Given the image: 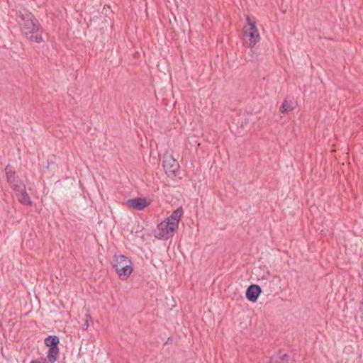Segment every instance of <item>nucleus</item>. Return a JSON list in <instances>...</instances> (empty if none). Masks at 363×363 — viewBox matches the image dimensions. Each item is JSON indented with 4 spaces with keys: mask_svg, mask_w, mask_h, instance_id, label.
Listing matches in <instances>:
<instances>
[{
    "mask_svg": "<svg viewBox=\"0 0 363 363\" xmlns=\"http://www.w3.org/2000/svg\"><path fill=\"white\" fill-rule=\"evenodd\" d=\"M290 360V356L280 352L271 358L270 363H288Z\"/></svg>",
    "mask_w": 363,
    "mask_h": 363,
    "instance_id": "obj_12",
    "label": "nucleus"
},
{
    "mask_svg": "<svg viewBox=\"0 0 363 363\" xmlns=\"http://www.w3.org/2000/svg\"><path fill=\"white\" fill-rule=\"evenodd\" d=\"M86 321H85V323L84 324V330L87 329V328L89 327L88 319H90L91 320V318L90 317V315H86Z\"/></svg>",
    "mask_w": 363,
    "mask_h": 363,
    "instance_id": "obj_15",
    "label": "nucleus"
},
{
    "mask_svg": "<svg viewBox=\"0 0 363 363\" xmlns=\"http://www.w3.org/2000/svg\"><path fill=\"white\" fill-rule=\"evenodd\" d=\"M5 174L7 182L15 192L23 190L25 184L19 178L18 175L11 166L7 165L5 167Z\"/></svg>",
    "mask_w": 363,
    "mask_h": 363,
    "instance_id": "obj_4",
    "label": "nucleus"
},
{
    "mask_svg": "<svg viewBox=\"0 0 363 363\" xmlns=\"http://www.w3.org/2000/svg\"><path fill=\"white\" fill-rule=\"evenodd\" d=\"M294 108V103L292 101H289L288 100L285 99L279 108V111L281 113H286L289 111H291Z\"/></svg>",
    "mask_w": 363,
    "mask_h": 363,
    "instance_id": "obj_14",
    "label": "nucleus"
},
{
    "mask_svg": "<svg viewBox=\"0 0 363 363\" xmlns=\"http://www.w3.org/2000/svg\"><path fill=\"white\" fill-rule=\"evenodd\" d=\"M359 309H360V311H363V299H362V303H361V306H360V307H359Z\"/></svg>",
    "mask_w": 363,
    "mask_h": 363,
    "instance_id": "obj_17",
    "label": "nucleus"
},
{
    "mask_svg": "<svg viewBox=\"0 0 363 363\" xmlns=\"http://www.w3.org/2000/svg\"><path fill=\"white\" fill-rule=\"evenodd\" d=\"M132 261L124 255H114L112 266L121 279H127L133 272Z\"/></svg>",
    "mask_w": 363,
    "mask_h": 363,
    "instance_id": "obj_2",
    "label": "nucleus"
},
{
    "mask_svg": "<svg viewBox=\"0 0 363 363\" xmlns=\"http://www.w3.org/2000/svg\"><path fill=\"white\" fill-rule=\"evenodd\" d=\"M44 343L48 347H57L60 343V339L57 335H49L45 339Z\"/></svg>",
    "mask_w": 363,
    "mask_h": 363,
    "instance_id": "obj_13",
    "label": "nucleus"
},
{
    "mask_svg": "<svg viewBox=\"0 0 363 363\" xmlns=\"http://www.w3.org/2000/svg\"><path fill=\"white\" fill-rule=\"evenodd\" d=\"M163 167L168 177H175L179 169V164L172 155L163 157Z\"/></svg>",
    "mask_w": 363,
    "mask_h": 363,
    "instance_id": "obj_5",
    "label": "nucleus"
},
{
    "mask_svg": "<svg viewBox=\"0 0 363 363\" xmlns=\"http://www.w3.org/2000/svg\"><path fill=\"white\" fill-rule=\"evenodd\" d=\"M59 353V347H50L47 353V358L49 363H54L57 360V357Z\"/></svg>",
    "mask_w": 363,
    "mask_h": 363,
    "instance_id": "obj_11",
    "label": "nucleus"
},
{
    "mask_svg": "<svg viewBox=\"0 0 363 363\" xmlns=\"http://www.w3.org/2000/svg\"><path fill=\"white\" fill-rule=\"evenodd\" d=\"M18 17L21 19L22 33L30 41L40 43L43 41V28L36 18L28 10L19 11Z\"/></svg>",
    "mask_w": 363,
    "mask_h": 363,
    "instance_id": "obj_1",
    "label": "nucleus"
},
{
    "mask_svg": "<svg viewBox=\"0 0 363 363\" xmlns=\"http://www.w3.org/2000/svg\"><path fill=\"white\" fill-rule=\"evenodd\" d=\"M182 215L183 209L182 207H179L166 219V221L172 225L171 228L172 230H174V228L178 229L179 223Z\"/></svg>",
    "mask_w": 363,
    "mask_h": 363,
    "instance_id": "obj_8",
    "label": "nucleus"
},
{
    "mask_svg": "<svg viewBox=\"0 0 363 363\" xmlns=\"http://www.w3.org/2000/svg\"><path fill=\"white\" fill-rule=\"evenodd\" d=\"M262 293V289L259 285L252 284L246 290V298L251 302H256Z\"/></svg>",
    "mask_w": 363,
    "mask_h": 363,
    "instance_id": "obj_9",
    "label": "nucleus"
},
{
    "mask_svg": "<svg viewBox=\"0 0 363 363\" xmlns=\"http://www.w3.org/2000/svg\"><path fill=\"white\" fill-rule=\"evenodd\" d=\"M30 363H42L40 360H32Z\"/></svg>",
    "mask_w": 363,
    "mask_h": 363,
    "instance_id": "obj_16",
    "label": "nucleus"
},
{
    "mask_svg": "<svg viewBox=\"0 0 363 363\" xmlns=\"http://www.w3.org/2000/svg\"><path fill=\"white\" fill-rule=\"evenodd\" d=\"M126 203L129 207L135 210L143 211L150 204V202L146 198L137 197L128 199Z\"/></svg>",
    "mask_w": 363,
    "mask_h": 363,
    "instance_id": "obj_7",
    "label": "nucleus"
},
{
    "mask_svg": "<svg viewBox=\"0 0 363 363\" xmlns=\"http://www.w3.org/2000/svg\"><path fill=\"white\" fill-rule=\"evenodd\" d=\"M171 227L172 225L166 220L161 222L157 225V230H155V238L158 239H165L172 237L177 229L174 228V230H172Z\"/></svg>",
    "mask_w": 363,
    "mask_h": 363,
    "instance_id": "obj_6",
    "label": "nucleus"
},
{
    "mask_svg": "<svg viewBox=\"0 0 363 363\" xmlns=\"http://www.w3.org/2000/svg\"><path fill=\"white\" fill-rule=\"evenodd\" d=\"M248 26L244 27L245 44L249 48H253L260 39L259 31L255 23L247 17Z\"/></svg>",
    "mask_w": 363,
    "mask_h": 363,
    "instance_id": "obj_3",
    "label": "nucleus"
},
{
    "mask_svg": "<svg viewBox=\"0 0 363 363\" xmlns=\"http://www.w3.org/2000/svg\"><path fill=\"white\" fill-rule=\"evenodd\" d=\"M15 193L18 202H20L21 204L27 206L32 205L33 202L26 191V185L24 186L23 190H20L19 191H16Z\"/></svg>",
    "mask_w": 363,
    "mask_h": 363,
    "instance_id": "obj_10",
    "label": "nucleus"
}]
</instances>
